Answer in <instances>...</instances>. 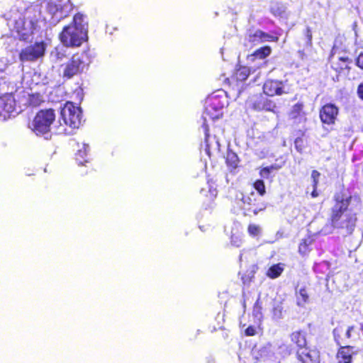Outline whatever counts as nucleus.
<instances>
[{
    "label": "nucleus",
    "mask_w": 363,
    "mask_h": 363,
    "mask_svg": "<svg viewBox=\"0 0 363 363\" xmlns=\"http://www.w3.org/2000/svg\"><path fill=\"white\" fill-rule=\"evenodd\" d=\"M335 201L330 210L328 223L336 229L345 230L347 233L352 234L357 221L356 213H346L352 201V196L344 198L342 192H336L333 196Z\"/></svg>",
    "instance_id": "f257e3e1"
},
{
    "label": "nucleus",
    "mask_w": 363,
    "mask_h": 363,
    "mask_svg": "<svg viewBox=\"0 0 363 363\" xmlns=\"http://www.w3.org/2000/svg\"><path fill=\"white\" fill-rule=\"evenodd\" d=\"M89 64L90 59L86 52H76L67 62L61 65L62 77L66 80L78 77L88 68Z\"/></svg>",
    "instance_id": "f03ea898"
},
{
    "label": "nucleus",
    "mask_w": 363,
    "mask_h": 363,
    "mask_svg": "<svg viewBox=\"0 0 363 363\" xmlns=\"http://www.w3.org/2000/svg\"><path fill=\"white\" fill-rule=\"evenodd\" d=\"M333 339L338 346L335 354L337 363H352L354 357L358 354L359 350L352 345H343L345 337L342 335V326H337L333 330Z\"/></svg>",
    "instance_id": "7ed1b4c3"
},
{
    "label": "nucleus",
    "mask_w": 363,
    "mask_h": 363,
    "mask_svg": "<svg viewBox=\"0 0 363 363\" xmlns=\"http://www.w3.org/2000/svg\"><path fill=\"white\" fill-rule=\"evenodd\" d=\"M55 118V109L52 108L40 109L35 115L30 125V128L37 135H45L50 131Z\"/></svg>",
    "instance_id": "20e7f679"
},
{
    "label": "nucleus",
    "mask_w": 363,
    "mask_h": 363,
    "mask_svg": "<svg viewBox=\"0 0 363 363\" xmlns=\"http://www.w3.org/2000/svg\"><path fill=\"white\" fill-rule=\"evenodd\" d=\"M61 116L64 123L72 129H77L82 124V110L73 102L67 101L61 109Z\"/></svg>",
    "instance_id": "39448f33"
},
{
    "label": "nucleus",
    "mask_w": 363,
    "mask_h": 363,
    "mask_svg": "<svg viewBox=\"0 0 363 363\" xmlns=\"http://www.w3.org/2000/svg\"><path fill=\"white\" fill-rule=\"evenodd\" d=\"M84 35V28L68 25L60 33V39L66 47H78L82 45Z\"/></svg>",
    "instance_id": "423d86ee"
},
{
    "label": "nucleus",
    "mask_w": 363,
    "mask_h": 363,
    "mask_svg": "<svg viewBox=\"0 0 363 363\" xmlns=\"http://www.w3.org/2000/svg\"><path fill=\"white\" fill-rule=\"evenodd\" d=\"M242 213L245 216L252 217L257 216L259 212L264 211L267 203L258 199L254 192L242 198Z\"/></svg>",
    "instance_id": "0eeeda50"
},
{
    "label": "nucleus",
    "mask_w": 363,
    "mask_h": 363,
    "mask_svg": "<svg viewBox=\"0 0 363 363\" xmlns=\"http://www.w3.org/2000/svg\"><path fill=\"white\" fill-rule=\"evenodd\" d=\"M46 50V43L42 40L35 42L22 49L19 52V60L22 62H35L44 57Z\"/></svg>",
    "instance_id": "6e6552de"
},
{
    "label": "nucleus",
    "mask_w": 363,
    "mask_h": 363,
    "mask_svg": "<svg viewBox=\"0 0 363 363\" xmlns=\"http://www.w3.org/2000/svg\"><path fill=\"white\" fill-rule=\"evenodd\" d=\"M251 74V69L247 66H238L230 78H225L224 82L233 89H239V86L244 82Z\"/></svg>",
    "instance_id": "1a4fd4ad"
},
{
    "label": "nucleus",
    "mask_w": 363,
    "mask_h": 363,
    "mask_svg": "<svg viewBox=\"0 0 363 363\" xmlns=\"http://www.w3.org/2000/svg\"><path fill=\"white\" fill-rule=\"evenodd\" d=\"M280 35L281 33L277 31H272L269 34L258 29L254 33H249L247 40L249 43L255 45L267 41L277 43L279 40Z\"/></svg>",
    "instance_id": "9d476101"
},
{
    "label": "nucleus",
    "mask_w": 363,
    "mask_h": 363,
    "mask_svg": "<svg viewBox=\"0 0 363 363\" xmlns=\"http://www.w3.org/2000/svg\"><path fill=\"white\" fill-rule=\"evenodd\" d=\"M224 104L220 101V99L217 96L212 97L209 99L205 107V112L203 118L206 121L208 119L215 121L222 117V109Z\"/></svg>",
    "instance_id": "9b49d317"
},
{
    "label": "nucleus",
    "mask_w": 363,
    "mask_h": 363,
    "mask_svg": "<svg viewBox=\"0 0 363 363\" xmlns=\"http://www.w3.org/2000/svg\"><path fill=\"white\" fill-rule=\"evenodd\" d=\"M339 114L338 107L332 103L324 104L319 111V117L322 123L332 125L337 121Z\"/></svg>",
    "instance_id": "f8f14e48"
},
{
    "label": "nucleus",
    "mask_w": 363,
    "mask_h": 363,
    "mask_svg": "<svg viewBox=\"0 0 363 363\" xmlns=\"http://www.w3.org/2000/svg\"><path fill=\"white\" fill-rule=\"evenodd\" d=\"M16 111V100L13 94L6 93L0 96V117L6 119Z\"/></svg>",
    "instance_id": "ddd939ff"
},
{
    "label": "nucleus",
    "mask_w": 363,
    "mask_h": 363,
    "mask_svg": "<svg viewBox=\"0 0 363 363\" xmlns=\"http://www.w3.org/2000/svg\"><path fill=\"white\" fill-rule=\"evenodd\" d=\"M263 93L268 96H281L286 92L282 81L277 79H267L263 84Z\"/></svg>",
    "instance_id": "4468645a"
},
{
    "label": "nucleus",
    "mask_w": 363,
    "mask_h": 363,
    "mask_svg": "<svg viewBox=\"0 0 363 363\" xmlns=\"http://www.w3.org/2000/svg\"><path fill=\"white\" fill-rule=\"evenodd\" d=\"M296 357L301 363H320L319 352L306 346L297 350Z\"/></svg>",
    "instance_id": "2eb2a0df"
},
{
    "label": "nucleus",
    "mask_w": 363,
    "mask_h": 363,
    "mask_svg": "<svg viewBox=\"0 0 363 363\" xmlns=\"http://www.w3.org/2000/svg\"><path fill=\"white\" fill-rule=\"evenodd\" d=\"M351 60L348 57H340L337 60L332 61L331 68L336 72V75L333 78L334 82H338L340 75L349 73L350 67L349 66Z\"/></svg>",
    "instance_id": "dca6fc26"
},
{
    "label": "nucleus",
    "mask_w": 363,
    "mask_h": 363,
    "mask_svg": "<svg viewBox=\"0 0 363 363\" xmlns=\"http://www.w3.org/2000/svg\"><path fill=\"white\" fill-rule=\"evenodd\" d=\"M65 5L57 4L55 1H50L47 6L48 13L52 16L54 21H60L66 17Z\"/></svg>",
    "instance_id": "f3484780"
},
{
    "label": "nucleus",
    "mask_w": 363,
    "mask_h": 363,
    "mask_svg": "<svg viewBox=\"0 0 363 363\" xmlns=\"http://www.w3.org/2000/svg\"><path fill=\"white\" fill-rule=\"evenodd\" d=\"M275 107L274 104L268 99L259 95L252 101L251 108L257 111H272Z\"/></svg>",
    "instance_id": "a211bd4d"
},
{
    "label": "nucleus",
    "mask_w": 363,
    "mask_h": 363,
    "mask_svg": "<svg viewBox=\"0 0 363 363\" xmlns=\"http://www.w3.org/2000/svg\"><path fill=\"white\" fill-rule=\"evenodd\" d=\"M201 194L203 196V198H202L201 201L203 208L206 210L212 208L213 205L214 204L215 199L218 195L217 189L210 186L208 189L209 195H208L204 190L201 191Z\"/></svg>",
    "instance_id": "6ab92c4d"
},
{
    "label": "nucleus",
    "mask_w": 363,
    "mask_h": 363,
    "mask_svg": "<svg viewBox=\"0 0 363 363\" xmlns=\"http://www.w3.org/2000/svg\"><path fill=\"white\" fill-rule=\"evenodd\" d=\"M291 342L298 347V350L306 346V332L301 330L294 331L290 335Z\"/></svg>",
    "instance_id": "aec40b11"
},
{
    "label": "nucleus",
    "mask_w": 363,
    "mask_h": 363,
    "mask_svg": "<svg viewBox=\"0 0 363 363\" xmlns=\"http://www.w3.org/2000/svg\"><path fill=\"white\" fill-rule=\"evenodd\" d=\"M240 160L238 155L232 150L228 149L225 156V163L230 170L235 169L239 165Z\"/></svg>",
    "instance_id": "412c9836"
},
{
    "label": "nucleus",
    "mask_w": 363,
    "mask_h": 363,
    "mask_svg": "<svg viewBox=\"0 0 363 363\" xmlns=\"http://www.w3.org/2000/svg\"><path fill=\"white\" fill-rule=\"evenodd\" d=\"M313 242V239L308 235L301 239L298 245V253L302 256H306L311 251V245Z\"/></svg>",
    "instance_id": "4be33fe9"
},
{
    "label": "nucleus",
    "mask_w": 363,
    "mask_h": 363,
    "mask_svg": "<svg viewBox=\"0 0 363 363\" xmlns=\"http://www.w3.org/2000/svg\"><path fill=\"white\" fill-rule=\"evenodd\" d=\"M284 267V264L282 263L272 264L266 272L267 277L272 279L278 278L283 273Z\"/></svg>",
    "instance_id": "5701e85b"
},
{
    "label": "nucleus",
    "mask_w": 363,
    "mask_h": 363,
    "mask_svg": "<svg viewBox=\"0 0 363 363\" xmlns=\"http://www.w3.org/2000/svg\"><path fill=\"white\" fill-rule=\"evenodd\" d=\"M310 297L306 286H302L296 294V304L303 307L309 302Z\"/></svg>",
    "instance_id": "b1692460"
},
{
    "label": "nucleus",
    "mask_w": 363,
    "mask_h": 363,
    "mask_svg": "<svg viewBox=\"0 0 363 363\" xmlns=\"http://www.w3.org/2000/svg\"><path fill=\"white\" fill-rule=\"evenodd\" d=\"M26 21H28L30 25V30L31 33L40 28L39 23L40 21V11H35L33 16H28L26 18Z\"/></svg>",
    "instance_id": "393cba45"
},
{
    "label": "nucleus",
    "mask_w": 363,
    "mask_h": 363,
    "mask_svg": "<svg viewBox=\"0 0 363 363\" xmlns=\"http://www.w3.org/2000/svg\"><path fill=\"white\" fill-rule=\"evenodd\" d=\"M272 53V48L269 45H265L255 50L252 56L255 59L263 60L269 56Z\"/></svg>",
    "instance_id": "a878e982"
},
{
    "label": "nucleus",
    "mask_w": 363,
    "mask_h": 363,
    "mask_svg": "<svg viewBox=\"0 0 363 363\" xmlns=\"http://www.w3.org/2000/svg\"><path fill=\"white\" fill-rule=\"evenodd\" d=\"M281 168V166L278 164H272L267 167H263L259 169V176L265 179H272V173L274 170H278Z\"/></svg>",
    "instance_id": "bb28decb"
},
{
    "label": "nucleus",
    "mask_w": 363,
    "mask_h": 363,
    "mask_svg": "<svg viewBox=\"0 0 363 363\" xmlns=\"http://www.w3.org/2000/svg\"><path fill=\"white\" fill-rule=\"evenodd\" d=\"M298 134L299 136L294 140V145L296 151L298 152L300 154H302L306 146V143L305 140L303 139V137L305 135V130H299Z\"/></svg>",
    "instance_id": "cd10ccee"
},
{
    "label": "nucleus",
    "mask_w": 363,
    "mask_h": 363,
    "mask_svg": "<svg viewBox=\"0 0 363 363\" xmlns=\"http://www.w3.org/2000/svg\"><path fill=\"white\" fill-rule=\"evenodd\" d=\"M303 107H304V104L302 102H298V103L295 104L292 106V108L289 112V116L291 117V118L296 119V118L301 116L302 115H303L304 114Z\"/></svg>",
    "instance_id": "c85d7f7f"
},
{
    "label": "nucleus",
    "mask_w": 363,
    "mask_h": 363,
    "mask_svg": "<svg viewBox=\"0 0 363 363\" xmlns=\"http://www.w3.org/2000/svg\"><path fill=\"white\" fill-rule=\"evenodd\" d=\"M43 101V97L40 93H34L29 95L28 103L30 106H38Z\"/></svg>",
    "instance_id": "c756f323"
},
{
    "label": "nucleus",
    "mask_w": 363,
    "mask_h": 363,
    "mask_svg": "<svg viewBox=\"0 0 363 363\" xmlns=\"http://www.w3.org/2000/svg\"><path fill=\"white\" fill-rule=\"evenodd\" d=\"M252 187L257 191L259 196H263L266 194V186L262 179H256L252 183Z\"/></svg>",
    "instance_id": "7c9ffc66"
},
{
    "label": "nucleus",
    "mask_w": 363,
    "mask_h": 363,
    "mask_svg": "<svg viewBox=\"0 0 363 363\" xmlns=\"http://www.w3.org/2000/svg\"><path fill=\"white\" fill-rule=\"evenodd\" d=\"M248 234L253 238L259 236L262 233V228L259 225L250 223L247 226Z\"/></svg>",
    "instance_id": "2f4dec72"
},
{
    "label": "nucleus",
    "mask_w": 363,
    "mask_h": 363,
    "mask_svg": "<svg viewBox=\"0 0 363 363\" xmlns=\"http://www.w3.org/2000/svg\"><path fill=\"white\" fill-rule=\"evenodd\" d=\"M262 303L258 299L255 301V303L253 305V308H252L253 316L257 318L259 320L262 319Z\"/></svg>",
    "instance_id": "473e14b6"
},
{
    "label": "nucleus",
    "mask_w": 363,
    "mask_h": 363,
    "mask_svg": "<svg viewBox=\"0 0 363 363\" xmlns=\"http://www.w3.org/2000/svg\"><path fill=\"white\" fill-rule=\"evenodd\" d=\"M84 21V15L80 13H77L74 17L72 22L69 24V26H76L77 28H83L82 22Z\"/></svg>",
    "instance_id": "72a5a7b5"
},
{
    "label": "nucleus",
    "mask_w": 363,
    "mask_h": 363,
    "mask_svg": "<svg viewBox=\"0 0 363 363\" xmlns=\"http://www.w3.org/2000/svg\"><path fill=\"white\" fill-rule=\"evenodd\" d=\"M320 176V174L318 171L313 170L311 172V179H312L313 187L318 188Z\"/></svg>",
    "instance_id": "f704fd0d"
},
{
    "label": "nucleus",
    "mask_w": 363,
    "mask_h": 363,
    "mask_svg": "<svg viewBox=\"0 0 363 363\" xmlns=\"http://www.w3.org/2000/svg\"><path fill=\"white\" fill-rule=\"evenodd\" d=\"M257 334V330L255 329V328L252 325H250L248 326L245 330V335L246 336H254Z\"/></svg>",
    "instance_id": "c9c22d12"
},
{
    "label": "nucleus",
    "mask_w": 363,
    "mask_h": 363,
    "mask_svg": "<svg viewBox=\"0 0 363 363\" xmlns=\"http://www.w3.org/2000/svg\"><path fill=\"white\" fill-rule=\"evenodd\" d=\"M204 122L202 125V128L203 129V131H204V134H205V140L206 142L207 143L208 142V140L209 138V136H210V133H209V126L207 124L206 121L207 120H204Z\"/></svg>",
    "instance_id": "e433bc0d"
},
{
    "label": "nucleus",
    "mask_w": 363,
    "mask_h": 363,
    "mask_svg": "<svg viewBox=\"0 0 363 363\" xmlns=\"http://www.w3.org/2000/svg\"><path fill=\"white\" fill-rule=\"evenodd\" d=\"M354 330V325H350V326L347 327L345 335L342 334V335L345 337V342H346V340H347L352 337V332Z\"/></svg>",
    "instance_id": "4c0bfd02"
},
{
    "label": "nucleus",
    "mask_w": 363,
    "mask_h": 363,
    "mask_svg": "<svg viewBox=\"0 0 363 363\" xmlns=\"http://www.w3.org/2000/svg\"><path fill=\"white\" fill-rule=\"evenodd\" d=\"M305 35L307 38V43L308 45H312V30L309 27H307L305 30Z\"/></svg>",
    "instance_id": "58836bf2"
},
{
    "label": "nucleus",
    "mask_w": 363,
    "mask_h": 363,
    "mask_svg": "<svg viewBox=\"0 0 363 363\" xmlns=\"http://www.w3.org/2000/svg\"><path fill=\"white\" fill-rule=\"evenodd\" d=\"M357 94L358 97L363 101V83H360L357 86Z\"/></svg>",
    "instance_id": "ea45409f"
},
{
    "label": "nucleus",
    "mask_w": 363,
    "mask_h": 363,
    "mask_svg": "<svg viewBox=\"0 0 363 363\" xmlns=\"http://www.w3.org/2000/svg\"><path fill=\"white\" fill-rule=\"evenodd\" d=\"M356 65L363 69V54L361 53L356 59Z\"/></svg>",
    "instance_id": "a19ab883"
},
{
    "label": "nucleus",
    "mask_w": 363,
    "mask_h": 363,
    "mask_svg": "<svg viewBox=\"0 0 363 363\" xmlns=\"http://www.w3.org/2000/svg\"><path fill=\"white\" fill-rule=\"evenodd\" d=\"M317 189H318V188L313 187V191H312V192H311V196H312L313 198H316V197H318V191H317Z\"/></svg>",
    "instance_id": "79ce46f5"
},
{
    "label": "nucleus",
    "mask_w": 363,
    "mask_h": 363,
    "mask_svg": "<svg viewBox=\"0 0 363 363\" xmlns=\"http://www.w3.org/2000/svg\"><path fill=\"white\" fill-rule=\"evenodd\" d=\"M55 53H56V57L57 59H62L63 54L60 56V52L58 50L57 48H55Z\"/></svg>",
    "instance_id": "37998d69"
},
{
    "label": "nucleus",
    "mask_w": 363,
    "mask_h": 363,
    "mask_svg": "<svg viewBox=\"0 0 363 363\" xmlns=\"http://www.w3.org/2000/svg\"><path fill=\"white\" fill-rule=\"evenodd\" d=\"M243 283L245 284L246 281L244 280V278L242 277Z\"/></svg>",
    "instance_id": "c03bdc74"
}]
</instances>
